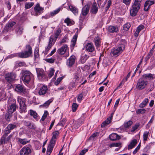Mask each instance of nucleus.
<instances>
[{
  "instance_id": "72a5a7b5",
  "label": "nucleus",
  "mask_w": 155,
  "mask_h": 155,
  "mask_svg": "<svg viewBox=\"0 0 155 155\" xmlns=\"http://www.w3.org/2000/svg\"><path fill=\"white\" fill-rule=\"evenodd\" d=\"M69 9L74 14H77L78 12V9L72 6H69Z\"/></svg>"
},
{
  "instance_id": "4468645a",
  "label": "nucleus",
  "mask_w": 155,
  "mask_h": 155,
  "mask_svg": "<svg viewBox=\"0 0 155 155\" xmlns=\"http://www.w3.org/2000/svg\"><path fill=\"white\" fill-rule=\"evenodd\" d=\"M48 90L47 87L43 85L40 88L38 91V94L40 95H43L47 93Z\"/></svg>"
},
{
  "instance_id": "c9c22d12",
  "label": "nucleus",
  "mask_w": 155,
  "mask_h": 155,
  "mask_svg": "<svg viewBox=\"0 0 155 155\" xmlns=\"http://www.w3.org/2000/svg\"><path fill=\"white\" fill-rule=\"evenodd\" d=\"M54 146L52 145H49L47 150V154L48 155H50L51 152H52Z\"/></svg>"
},
{
  "instance_id": "b1692460",
  "label": "nucleus",
  "mask_w": 155,
  "mask_h": 155,
  "mask_svg": "<svg viewBox=\"0 0 155 155\" xmlns=\"http://www.w3.org/2000/svg\"><path fill=\"white\" fill-rule=\"evenodd\" d=\"M137 143V140L136 139H134L131 140L128 146V150L134 148Z\"/></svg>"
},
{
  "instance_id": "0e129e2a",
  "label": "nucleus",
  "mask_w": 155,
  "mask_h": 155,
  "mask_svg": "<svg viewBox=\"0 0 155 155\" xmlns=\"http://www.w3.org/2000/svg\"><path fill=\"white\" fill-rule=\"evenodd\" d=\"M54 70L53 69H51V70H50L49 74V77H51L53 76L54 75Z\"/></svg>"
},
{
  "instance_id": "052dcab7",
  "label": "nucleus",
  "mask_w": 155,
  "mask_h": 155,
  "mask_svg": "<svg viewBox=\"0 0 155 155\" xmlns=\"http://www.w3.org/2000/svg\"><path fill=\"white\" fill-rule=\"evenodd\" d=\"M131 0H123V2L127 5H129Z\"/></svg>"
},
{
  "instance_id": "a211bd4d",
  "label": "nucleus",
  "mask_w": 155,
  "mask_h": 155,
  "mask_svg": "<svg viewBox=\"0 0 155 155\" xmlns=\"http://www.w3.org/2000/svg\"><path fill=\"white\" fill-rule=\"evenodd\" d=\"M98 7L95 2H94L92 5L91 8V12L93 14H96L98 11Z\"/></svg>"
},
{
  "instance_id": "473e14b6",
  "label": "nucleus",
  "mask_w": 155,
  "mask_h": 155,
  "mask_svg": "<svg viewBox=\"0 0 155 155\" xmlns=\"http://www.w3.org/2000/svg\"><path fill=\"white\" fill-rule=\"evenodd\" d=\"M149 100L148 98H145L143 102L140 104L139 107L140 108L144 107L146 104L148 102Z\"/></svg>"
},
{
  "instance_id": "cd10ccee",
  "label": "nucleus",
  "mask_w": 155,
  "mask_h": 155,
  "mask_svg": "<svg viewBox=\"0 0 155 155\" xmlns=\"http://www.w3.org/2000/svg\"><path fill=\"white\" fill-rule=\"evenodd\" d=\"M144 28V26L143 25H140L137 28V29L134 34V35L137 37L138 36L140 31Z\"/></svg>"
},
{
  "instance_id": "f8f14e48",
  "label": "nucleus",
  "mask_w": 155,
  "mask_h": 155,
  "mask_svg": "<svg viewBox=\"0 0 155 155\" xmlns=\"http://www.w3.org/2000/svg\"><path fill=\"white\" fill-rule=\"evenodd\" d=\"M90 9V6L88 5H86L84 6L82 9L81 12V15L83 16H86L88 14Z\"/></svg>"
},
{
  "instance_id": "864d4df0",
  "label": "nucleus",
  "mask_w": 155,
  "mask_h": 155,
  "mask_svg": "<svg viewBox=\"0 0 155 155\" xmlns=\"http://www.w3.org/2000/svg\"><path fill=\"white\" fill-rule=\"evenodd\" d=\"M56 140V139H54V138H52L49 145L53 146L54 147L55 144Z\"/></svg>"
},
{
  "instance_id": "7ed1b4c3",
  "label": "nucleus",
  "mask_w": 155,
  "mask_h": 155,
  "mask_svg": "<svg viewBox=\"0 0 155 155\" xmlns=\"http://www.w3.org/2000/svg\"><path fill=\"white\" fill-rule=\"evenodd\" d=\"M26 49L25 51L18 53V57L25 58L29 57L31 55L32 53V50L30 45H26Z\"/></svg>"
},
{
  "instance_id": "f3484780",
  "label": "nucleus",
  "mask_w": 155,
  "mask_h": 155,
  "mask_svg": "<svg viewBox=\"0 0 155 155\" xmlns=\"http://www.w3.org/2000/svg\"><path fill=\"white\" fill-rule=\"evenodd\" d=\"M38 78L41 79L44 76V71L43 69L40 68H36Z\"/></svg>"
},
{
  "instance_id": "e2e57ef3",
  "label": "nucleus",
  "mask_w": 155,
  "mask_h": 155,
  "mask_svg": "<svg viewBox=\"0 0 155 155\" xmlns=\"http://www.w3.org/2000/svg\"><path fill=\"white\" fill-rule=\"evenodd\" d=\"M68 40V39L65 36L64 38L62 40L61 42V43L66 42H67Z\"/></svg>"
},
{
  "instance_id": "603ef678",
  "label": "nucleus",
  "mask_w": 155,
  "mask_h": 155,
  "mask_svg": "<svg viewBox=\"0 0 155 155\" xmlns=\"http://www.w3.org/2000/svg\"><path fill=\"white\" fill-rule=\"evenodd\" d=\"M78 105L77 104L75 103H73L72 105V111L73 112H75L78 107Z\"/></svg>"
},
{
  "instance_id": "774afa93",
  "label": "nucleus",
  "mask_w": 155,
  "mask_h": 155,
  "mask_svg": "<svg viewBox=\"0 0 155 155\" xmlns=\"http://www.w3.org/2000/svg\"><path fill=\"white\" fill-rule=\"evenodd\" d=\"M88 151L87 149L82 150L80 153L79 155H84V154Z\"/></svg>"
},
{
  "instance_id": "680f3d73",
  "label": "nucleus",
  "mask_w": 155,
  "mask_h": 155,
  "mask_svg": "<svg viewBox=\"0 0 155 155\" xmlns=\"http://www.w3.org/2000/svg\"><path fill=\"white\" fill-rule=\"evenodd\" d=\"M83 96V93H81L78 96L77 100L78 101H81Z\"/></svg>"
},
{
  "instance_id": "2f4dec72",
  "label": "nucleus",
  "mask_w": 155,
  "mask_h": 155,
  "mask_svg": "<svg viewBox=\"0 0 155 155\" xmlns=\"http://www.w3.org/2000/svg\"><path fill=\"white\" fill-rule=\"evenodd\" d=\"M142 77L146 79L149 80H153L154 78L153 77V75L151 74H147L143 75Z\"/></svg>"
},
{
  "instance_id": "2eb2a0df",
  "label": "nucleus",
  "mask_w": 155,
  "mask_h": 155,
  "mask_svg": "<svg viewBox=\"0 0 155 155\" xmlns=\"http://www.w3.org/2000/svg\"><path fill=\"white\" fill-rule=\"evenodd\" d=\"M16 23L14 21H11L8 22L6 25L4 29V31L8 32L9 30Z\"/></svg>"
},
{
  "instance_id": "338daca9",
  "label": "nucleus",
  "mask_w": 155,
  "mask_h": 155,
  "mask_svg": "<svg viewBox=\"0 0 155 155\" xmlns=\"http://www.w3.org/2000/svg\"><path fill=\"white\" fill-rule=\"evenodd\" d=\"M11 132L10 130L9 129H7L5 131V134L3 135H5V137H7L8 135Z\"/></svg>"
},
{
  "instance_id": "a18cd8bd",
  "label": "nucleus",
  "mask_w": 155,
  "mask_h": 155,
  "mask_svg": "<svg viewBox=\"0 0 155 155\" xmlns=\"http://www.w3.org/2000/svg\"><path fill=\"white\" fill-rule=\"evenodd\" d=\"M34 4L33 2L26 3L25 5V8L28 9L31 8Z\"/></svg>"
},
{
  "instance_id": "de8ad7c7",
  "label": "nucleus",
  "mask_w": 155,
  "mask_h": 155,
  "mask_svg": "<svg viewBox=\"0 0 155 155\" xmlns=\"http://www.w3.org/2000/svg\"><path fill=\"white\" fill-rule=\"evenodd\" d=\"M140 126V124H135L134 126L132 127V129L131 130V131L132 132H134L135 130L138 128Z\"/></svg>"
},
{
  "instance_id": "6e6d98bb",
  "label": "nucleus",
  "mask_w": 155,
  "mask_h": 155,
  "mask_svg": "<svg viewBox=\"0 0 155 155\" xmlns=\"http://www.w3.org/2000/svg\"><path fill=\"white\" fill-rule=\"evenodd\" d=\"M66 120L65 118H63L58 124V125L63 126L65 124Z\"/></svg>"
},
{
  "instance_id": "bf43d9fd",
  "label": "nucleus",
  "mask_w": 155,
  "mask_h": 155,
  "mask_svg": "<svg viewBox=\"0 0 155 155\" xmlns=\"http://www.w3.org/2000/svg\"><path fill=\"white\" fill-rule=\"evenodd\" d=\"M64 21L65 23L67 24V25H69V24L71 23V20L69 18H67L65 19Z\"/></svg>"
},
{
  "instance_id": "4be33fe9",
  "label": "nucleus",
  "mask_w": 155,
  "mask_h": 155,
  "mask_svg": "<svg viewBox=\"0 0 155 155\" xmlns=\"http://www.w3.org/2000/svg\"><path fill=\"white\" fill-rule=\"evenodd\" d=\"M16 105L15 104H12L8 108V112L10 114H12L15 111Z\"/></svg>"
},
{
  "instance_id": "8fccbe9b",
  "label": "nucleus",
  "mask_w": 155,
  "mask_h": 155,
  "mask_svg": "<svg viewBox=\"0 0 155 155\" xmlns=\"http://www.w3.org/2000/svg\"><path fill=\"white\" fill-rule=\"evenodd\" d=\"M61 32L60 28H58L55 34V38L56 39Z\"/></svg>"
},
{
  "instance_id": "e433bc0d",
  "label": "nucleus",
  "mask_w": 155,
  "mask_h": 155,
  "mask_svg": "<svg viewBox=\"0 0 155 155\" xmlns=\"http://www.w3.org/2000/svg\"><path fill=\"white\" fill-rule=\"evenodd\" d=\"M18 141L23 145H25L29 142V141L28 140L26 139H22L21 138L18 139Z\"/></svg>"
},
{
  "instance_id": "49530a36",
  "label": "nucleus",
  "mask_w": 155,
  "mask_h": 155,
  "mask_svg": "<svg viewBox=\"0 0 155 155\" xmlns=\"http://www.w3.org/2000/svg\"><path fill=\"white\" fill-rule=\"evenodd\" d=\"M148 135L149 132L145 131L144 133L143 134V139L144 141H147V139Z\"/></svg>"
},
{
  "instance_id": "a19ab883",
  "label": "nucleus",
  "mask_w": 155,
  "mask_h": 155,
  "mask_svg": "<svg viewBox=\"0 0 155 155\" xmlns=\"http://www.w3.org/2000/svg\"><path fill=\"white\" fill-rule=\"evenodd\" d=\"M146 111V110L144 108H140L138 109L136 111V112L137 114H144Z\"/></svg>"
},
{
  "instance_id": "c03bdc74",
  "label": "nucleus",
  "mask_w": 155,
  "mask_h": 155,
  "mask_svg": "<svg viewBox=\"0 0 155 155\" xmlns=\"http://www.w3.org/2000/svg\"><path fill=\"white\" fill-rule=\"evenodd\" d=\"M60 8H59L56 9V10L54 11H53L51 12V16H54L56 14L58 13L60 11Z\"/></svg>"
},
{
  "instance_id": "bb28decb",
  "label": "nucleus",
  "mask_w": 155,
  "mask_h": 155,
  "mask_svg": "<svg viewBox=\"0 0 155 155\" xmlns=\"http://www.w3.org/2000/svg\"><path fill=\"white\" fill-rule=\"evenodd\" d=\"M78 38V35L75 34L73 36L71 41V46L73 48L75 46L76 44V41Z\"/></svg>"
},
{
  "instance_id": "ea45409f",
  "label": "nucleus",
  "mask_w": 155,
  "mask_h": 155,
  "mask_svg": "<svg viewBox=\"0 0 155 155\" xmlns=\"http://www.w3.org/2000/svg\"><path fill=\"white\" fill-rule=\"evenodd\" d=\"M6 137L5 135H3L0 140V143L1 144H3L5 143H7L6 141Z\"/></svg>"
},
{
  "instance_id": "f03ea898",
  "label": "nucleus",
  "mask_w": 155,
  "mask_h": 155,
  "mask_svg": "<svg viewBox=\"0 0 155 155\" xmlns=\"http://www.w3.org/2000/svg\"><path fill=\"white\" fill-rule=\"evenodd\" d=\"M21 74V79L24 83L25 84H28L32 77V74L30 71H23Z\"/></svg>"
},
{
  "instance_id": "20e7f679",
  "label": "nucleus",
  "mask_w": 155,
  "mask_h": 155,
  "mask_svg": "<svg viewBox=\"0 0 155 155\" xmlns=\"http://www.w3.org/2000/svg\"><path fill=\"white\" fill-rule=\"evenodd\" d=\"M17 101L20 105V112L21 113L26 112L27 107L25 103L26 99L20 97H18L17 98Z\"/></svg>"
},
{
  "instance_id": "13d9d810",
  "label": "nucleus",
  "mask_w": 155,
  "mask_h": 155,
  "mask_svg": "<svg viewBox=\"0 0 155 155\" xmlns=\"http://www.w3.org/2000/svg\"><path fill=\"white\" fill-rule=\"evenodd\" d=\"M18 57V53H14L8 55V58H12L14 57Z\"/></svg>"
},
{
  "instance_id": "6e6552de",
  "label": "nucleus",
  "mask_w": 155,
  "mask_h": 155,
  "mask_svg": "<svg viewBox=\"0 0 155 155\" xmlns=\"http://www.w3.org/2000/svg\"><path fill=\"white\" fill-rule=\"evenodd\" d=\"M31 146H26L23 147L20 150V155H31Z\"/></svg>"
},
{
  "instance_id": "09e8293b",
  "label": "nucleus",
  "mask_w": 155,
  "mask_h": 155,
  "mask_svg": "<svg viewBox=\"0 0 155 155\" xmlns=\"http://www.w3.org/2000/svg\"><path fill=\"white\" fill-rule=\"evenodd\" d=\"M59 133L58 131H55L52 133L53 136L52 138L56 139L57 137H58Z\"/></svg>"
},
{
  "instance_id": "dca6fc26",
  "label": "nucleus",
  "mask_w": 155,
  "mask_h": 155,
  "mask_svg": "<svg viewBox=\"0 0 155 155\" xmlns=\"http://www.w3.org/2000/svg\"><path fill=\"white\" fill-rule=\"evenodd\" d=\"M94 41L96 49L98 51L100 50L101 43V38L99 37H95L94 38Z\"/></svg>"
},
{
  "instance_id": "f704fd0d",
  "label": "nucleus",
  "mask_w": 155,
  "mask_h": 155,
  "mask_svg": "<svg viewBox=\"0 0 155 155\" xmlns=\"http://www.w3.org/2000/svg\"><path fill=\"white\" fill-rule=\"evenodd\" d=\"M133 123V121L130 120L125 122L124 124V127L126 128H129L132 125Z\"/></svg>"
},
{
  "instance_id": "f257e3e1",
  "label": "nucleus",
  "mask_w": 155,
  "mask_h": 155,
  "mask_svg": "<svg viewBox=\"0 0 155 155\" xmlns=\"http://www.w3.org/2000/svg\"><path fill=\"white\" fill-rule=\"evenodd\" d=\"M142 0H135L130 10V15L132 17L136 16L140 9V3Z\"/></svg>"
},
{
  "instance_id": "9d476101",
  "label": "nucleus",
  "mask_w": 155,
  "mask_h": 155,
  "mask_svg": "<svg viewBox=\"0 0 155 155\" xmlns=\"http://www.w3.org/2000/svg\"><path fill=\"white\" fill-rule=\"evenodd\" d=\"M76 57L74 55L71 56L68 58L66 62L67 65L69 67H71L75 63Z\"/></svg>"
},
{
  "instance_id": "3c124183",
  "label": "nucleus",
  "mask_w": 155,
  "mask_h": 155,
  "mask_svg": "<svg viewBox=\"0 0 155 155\" xmlns=\"http://www.w3.org/2000/svg\"><path fill=\"white\" fill-rule=\"evenodd\" d=\"M121 144V143L120 142L115 143L111 144L110 145V147H118Z\"/></svg>"
},
{
  "instance_id": "39448f33",
  "label": "nucleus",
  "mask_w": 155,
  "mask_h": 155,
  "mask_svg": "<svg viewBox=\"0 0 155 155\" xmlns=\"http://www.w3.org/2000/svg\"><path fill=\"white\" fill-rule=\"evenodd\" d=\"M147 84V81H145L143 78H140L138 80L137 82L136 88L139 90H142L145 87Z\"/></svg>"
},
{
  "instance_id": "69168bd1",
  "label": "nucleus",
  "mask_w": 155,
  "mask_h": 155,
  "mask_svg": "<svg viewBox=\"0 0 155 155\" xmlns=\"http://www.w3.org/2000/svg\"><path fill=\"white\" fill-rule=\"evenodd\" d=\"M53 38L51 37L49 38V43L48 45H50L52 46L53 45L52 44V42L53 41Z\"/></svg>"
},
{
  "instance_id": "37998d69",
  "label": "nucleus",
  "mask_w": 155,
  "mask_h": 155,
  "mask_svg": "<svg viewBox=\"0 0 155 155\" xmlns=\"http://www.w3.org/2000/svg\"><path fill=\"white\" fill-rule=\"evenodd\" d=\"M53 99H50L46 101L43 105L42 106L44 107H48L50 104L53 101Z\"/></svg>"
},
{
  "instance_id": "aec40b11",
  "label": "nucleus",
  "mask_w": 155,
  "mask_h": 155,
  "mask_svg": "<svg viewBox=\"0 0 155 155\" xmlns=\"http://www.w3.org/2000/svg\"><path fill=\"white\" fill-rule=\"evenodd\" d=\"M34 10L35 12L37 13L40 14L43 12L44 8L40 6L39 4L38 3L36 4Z\"/></svg>"
},
{
  "instance_id": "a878e982",
  "label": "nucleus",
  "mask_w": 155,
  "mask_h": 155,
  "mask_svg": "<svg viewBox=\"0 0 155 155\" xmlns=\"http://www.w3.org/2000/svg\"><path fill=\"white\" fill-rule=\"evenodd\" d=\"M112 119V116L110 117H109L107 119L104 121L101 124V127H104L107 125L109 124L111 122Z\"/></svg>"
},
{
  "instance_id": "4d7b16f0",
  "label": "nucleus",
  "mask_w": 155,
  "mask_h": 155,
  "mask_svg": "<svg viewBox=\"0 0 155 155\" xmlns=\"http://www.w3.org/2000/svg\"><path fill=\"white\" fill-rule=\"evenodd\" d=\"M46 61L49 63H53L54 61L55 60V59L51 58H48L46 59L45 60Z\"/></svg>"
},
{
  "instance_id": "9b49d317",
  "label": "nucleus",
  "mask_w": 155,
  "mask_h": 155,
  "mask_svg": "<svg viewBox=\"0 0 155 155\" xmlns=\"http://www.w3.org/2000/svg\"><path fill=\"white\" fill-rule=\"evenodd\" d=\"M153 1L147 0L146 1L144 5V10L145 11H148L150 8L151 5L154 4Z\"/></svg>"
},
{
  "instance_id": "4c0bfd02",
  "label": "nucleus",
  "mask_w": 155,
  "mask_h": 155,
  "mask_svg": "<svg viewBox=\"0 0 155 155\" xmlns=\"http://www.w3.org/2000/svg\"><path fill=\"white\" fill-rule=\"evenodd\" d=\"M131 26V25L130 23L127 22L123 27V29L125 31H128Z\"/></svg>"
},
{
  "instance_id": "5701e85b",
  "label": "nucleus",
  "mask_w": 155,
  "mask_h": 155,
  "mask_svg": "<svg viewBox=\"0 0 155 155\" xmlns=\"http://www.w3.org/2000/svg\"><path fill=\"white\" fill-rule=\"evenodd\" d=\"M84 121V120L83 118H80L78 120L76 123L74 124V127L76 129L78 128L79 127L83 124Z\"/></svg>"
},
{
  "instance_id": "393cba45",
  "label": "nucleus",
  "mask_w": 155,
  "mask_h": 155,
  "mask_svg": "<svg viewBox=\"0 0 155 155\" xmlns=\"http://www.w3.org/2000/svg\"><path fill=\"white\" fill-rule=\"evenodd\" d=\"M118 30V28L116 26H110L108 28V31L110 32H116Z\"/></svg>"
},
{
  "instance_id": "1a4fd4ad",
  "label": "nucleus",
  "mask_w": 155,
  "mask_h": 155,
  "mask_svg": "<svg viewBox=\"0 0 155 155\" xmlns=\"http://www.w3.org/2000/svg\"><path fill=\"white\" fill-rule=\"evenodd\" d=\"M15 90L19 93H23L25 94L27 92L26 90L24 87L20 84L16 85L15 88Z\"/></svg>"
},
{
  "instance_id": "0eeeda50",
  "label": "nucleus",
  "mask_w": 155,
  "mask_h": 155,
  "mask_svg": "<svg viewBox=\"0 0 155 155\" xmlns=\"http://www.w3.org/2000/svg\"><path fill=\"white\" fill-rule=\"evenodd\" d=\"M16 74L13 72L7 73L5 75V80L8 83L12 82L14 80L16 77Z\"/></svg>"
},
{
  "instance_id": "ddd939ff",
  "label": "nucleus",
  "mask_w": 155,
  "mask_h": 155,
  "mask_svg": "<svg viewBox=\"0 0 155 155\" xmlns=\"http://www.w3.org/2000/svg\"><path fill=\"white\" fill-rule=\"evenodd\" d=\"M86 50L88 52H92L95 51L94 47L92 43H87L85 45Z\"/></svg>"
},
{
  "instance_id": "58836bf2",
  "label": "nucleus",
  "mask_w": 155,
  "mask_h": 155,
  "mask_svg": "<svg viewBox=\"0 0 155 155\" xmlns=\"http://www.w3.org/2000/svg\"><path fill=\"white\" fill-rule=\"evenodd\" d=\"M30 115L33 116L35 119H36L38 116L37 113L32 110H30Z\"/></svg>"
},
{
  "instance_id": "6ab92c4d",
  "label": "nucleus",
  "mask_w": 155,
  "mask_h": 155,
  "mask_svg": "<svg viewBox=\"0 0 155 155\" xmlns=\"http://www.w3.org/2000/svg\"><path fill=\"white\" fill-rule=\"evenodd\" d=\"M68 48V45H65L62 46L61 48L59 49L57 51L59 54L63 55L65 53Z\"/></svg>"
},
{
  "instance_id": "412c9836",
  "label": "nucleus",
  "mask_w": 155,
  "mask_h": 155,
  "mask_svg": "<svg viewBox=\"0 0 155 155\" xmlns=\"http://www.w3.org/2000/svg\"><path fill=\"white\" fill-rule=\"evenodd\" d=\"M109 137L110 139L112 141L119 140L120 138V136L115 133L110 134L109 136Z\"/></svg>"
},
{
  "instance_id": "c756f323",
  "label": "nucleus",
  "mask_w": 155,
  "mask_h": 155,
  "mask_svg": "<svg viewBox=\"0 0 155 155\" xmlns=\"http://www.w3.org/2000/svg\"><path fill=\"white\" fill-rule=\"evenodd\" d=\"M89 56L86 54L82 55L81 56V61L82 63H84L86 61L88 58Z\"/></svg>"
},
{
  "instance_id": "7c9ffc66",
  "label": "nucleus",
  "mask_w": 155,
  "mask_h": 155,
  "mask_svg": "<svg viewBox=\"0 0 155 155\" xmlns=\"http://www.w3.org/2000/svg\"><path fill=\"white\" fill-rule=\"evenodd\" d=\"M23 30L22 27L20 26L16 29V32L18 35H21L23 32Z\"/></svg>"
},
{
  "instance_id": "5fc2aeb1",
  "label": "nucleus",
  "mask_w": 155,
  "mask_h": 155,
  "mask_svg": "<svg viewBox=\"0 0 155 155\" xmlns=\"http://www.w3.org/2000/svg\"><path fill=\"white\" fill-rule=\"evenodd\" d=\"M63 78L62 77H60L58 78L57 80L55 81L54 84L56 85H58L61 81Z\"/></svg>"
},
{
  "instance_id": "79ce46f5",
  "label": "nucleus",
  "mask_w": 155,
  "mask_h": 155,
  "mask_svg": "<svg viewBox=\"0 0 155 155\" xmlns=\"http://www.w3.org/2000/svg\"><path fill=\"white\" fill-rule=\"evenodd\" d=\"M16 127L17 126L16 125L13 124H9L8 125L6 128L7 129H9L11 130Z\"/></svg>"
},
{
  "instance_id": "423d86ee",
  "label": "nucleus",
  "mask_w": 155,
  "mask_h": 155,
  "mask_svg": "<svg viewBox=\"0 0 155 155\" xmlns=\"http://www.w3.org/2000/svg\"><path fill=\"white\" fill-rule=\"evenodd\" d=\"M124 44H121L112 50L111 54L114 56H118L124 50Z\"/></svg>"
},
{
  "instance_id": "c85d7f7f",
  "label": "nucleus",
  "mask_w": 155,
  "mask_h": 155,
  "mask_svg": "<svg viewBox=\"0 0 155 155\" xmlns=\"http://www.w3.org/2000/svg\"><path fill=\"white\" fill-rule=\"evenodd\" d=\"M25 124L30 129H35V125L33 123H31L29 122L25 121Z\"/></svg>"
}]
</instances>
